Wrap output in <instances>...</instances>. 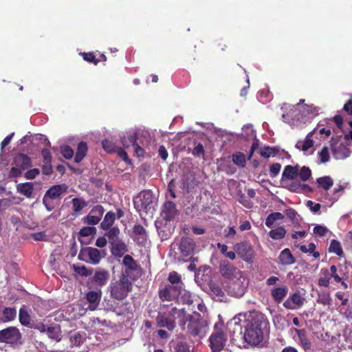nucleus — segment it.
Listing matches in <instances>:
<instances>
[{
	"instance_id": "f257e3e1",
	"label": "nucleus",
	"mask_w": 352,
	"mask_h": 352,
	"mask_svg": "<svg viewBox=\"0 0 352 352\" xmlns=\"http://www.w3.org/2000/svg\"><path fill=\"white\" fill-rule=\"evenodd\" d=\"M245 341L250 345L257 346L263 339L264 332L267 329V321L264 316L259 314H250L244 321Z\"/></svg>"
},
{
	"instance_id": "f03ea898",
	"label": "nucleus",
	"mask_w": 352,
	"mask_h": 352,
	"mask_svg": "<svg viewBox=\"0 0 352 352\" xmlns=\"http://www.w3.org/2000/svg\"><path fill=\"white\" fill-rule=\"evenodd\" d=\"M181 318L182 320L179 325L183 331L193 336L205 335L207 322L201 318L199 314L194 312L192 315H185L184 318Z\"/></svg>"
},
{
	"instance_id": "7ed1b4c3",
	"label": "nucleus",
	"mask_w": 352,
	"mask_h": 352,
	"mask_svg": "<svg viewBox=\"0 0 352 352\" xmlns=\"http://www.w3.org/2000/svg\"><path fill=\"white\" fill-rule=\"evenodd\" d=\"M133 204L140 215L152 214L155 210V198L151 191L144 190L133 198Z\"/></svg>"
},
{
	"instance_id": "20e7f679",
	"label": "nucleus",
	"mask_w": 352,
	"mask_h": 352,
	"mask_svg": "<svg viewBox=\"0 0 352 352\" xmlns=\"http://www.w3.org/2000/svg\"><path fill=\"white\" fill-rule=\"evenodd\" d=\"M132 289V283L127 275L122 274L120 279L111 281L109 286L111 296L118 300L125 298Z\"/></svg>"
},
{
	"instance_id": "39448f33",
	"label": "nucleus",
	"mask_w": 352,
	"mask_h": 352,
	"mask_svg": "<svg viewBox=\"0 0 352 352\" xmlns=\"http://www.w3.org/2000/svg\"><path fill=\"white\" fill-rule=\"evenodd\" d=\"M298 165L294 166L287 165L285 167L282 173L281 184L292 192H298L302 186H305V185H302L299 182L295 181L298 177Z\"/></svg>"
},
{
	"instance_id": "423d86ee",
	"label": "nucleus",
	"mask_w": 352,
	"mask_h": 352,
	"mask_svg": "<svg viewBox=\"0 0 352 352\" xmlns=\"http://www.w3.org/2000/svg\"><path fill=\"white\" fill-rule=\"evenodd\" d=\"M186 312L183 309H178L175 307L168 312H159L156 318L157 325L159 327H165L171 331L175 327V320L176 318H184Z\"/></svg>"
},
{
	"instance_id": "0eeeda50",
	"label": "nucleus",
	"mask_w": 352,
	"mask_h": 352,
	"mask_svg": "<svg viewBox=\"0 0 352 352\" xmlns=\"http://www.w3.org/2000/svg\"><path fill=\"white\" fill-rule=\"evenodd\" d=\"M348 135L331 140V149L333 157L337 160H344L350 155L351 151L348 148Z\"/></svg>"
},
{
	"instance_id": "6e6552de",
	"label": "nucleus",
	"mask_w": 352,
	"mask_h": 352,
	"mask_svg": "<svg viewBox=\"0 0 352 352\" xmlns=\"http://www.w3.org/2000/svg\"><path fill=\"white\" fill-rule=\"evenodd\" d=\"M223 324L221 323L216 324L214 331L210 337V346L212 352H220L224 347L227 338L226 335L221 331Z\"/></svg>"
},
{
	"instance_id": "1a4fd4ad",
	"label": "nucleus",
	"mask_w": 352,
	"mask_h": 352,
	"mask_svg": "<svg viewBox=\"0 0 352 352\" xmlns=\"http://www.w3.org/2000/svg\"><path fill=\"white\" fill-rule=\"evenodd\" d=\"M21 335L19 330L14 327H10L0 331V342L11 345L20 343Z\"/></svg>"
},
{
	"instance_id": "9d476101",
	"label": "nucleus",
	"mask_w": 352,
	"mask_h": 352,
	"mask_svg": "<svg viewBox=\"0 0 352 352\" xmlns=\"http://www.w3.org/2000/svg\"><path fill=\"white\" fill-rule=\"evenodd\" d=\"M248 285V279L245 276H241L236 278V280L230 283L227 290L228 294L231 296L236 298H241L244 295Z\"/></svg>"
},
{
	"instance_id": "9b49d317",
	"label": "nucleus",
	"mask_w": 352,
	"mask_h": 352,
	"mask_svg": "<svg viewBox=\"0 0 352 352\" xmlns=\"http://www.w3.org/2000/svg\"><path fill=\"white\" fill-rule=\"evenodd\" d=\"M103 256L104 254L100 250L91 247L84 249L78 254V257L80 259L92 265L98 264Z\"/></svg>"
},
{
	"instance_id": "f8f14e48",
	"label": "nucleus",
	"mask_w": 352,
	"mask_h": 352,
	"mask_svg": "<svg viewBox=\"0 0 352 352\" xmlns=\"http://www.w3.org/2000/svg\"><path fill=\"white\" fill-rule=\"evenodd\" d=\"M219 271L223 277L231 280L243 276L242 272L239 269L227 261H224L221 263Z\"/></svg>"
},
{
	"instance_id": "ddd939ff",
	"label": "nucleus",
	"mask_w": 352,
	"mask_h": 352,
	"mask_svg": "<svg viewBox=\"0 0 352 352\" xmlns=\"http://www.w3.org/2000/svg\"><path fill=\"white\" fill-rule=\"evenodd\" d=\"M305 302V298L299 292L290 295L284 302L283 306L288 309H298L302 307Z\"/></svg>"
},
{
	"instance_id": "4468645a",
	"label": "nucleus",
	"mask_w": 352,
	"mask_h": 352,
	"mask_svg": "<svg viewBox=\"0 0 352 352\" xmlns=\"http://www.w3.org/2000/svg\"><path fill=\"white\" fill-rule=\"evenodd\" d=\"M67 186L65 184H60L56 185L50 188L47 191L45 195L43 197V204L46 206L47 209L50 211L52 210L51 208H49L47 204V201L48 199H55L59 197L63 193L67 191Z\"/></svg>"
},
{
	"instance_id": "2eb2a0df",
	"label": "nucleus",
	"mask_w": 352,
	"mask_h": 352,
	"mask_svg": "<svg viewBox=\"0 0 352 352\" xmlns=\"http://www.w3.org/2000/svg\"><path fill=\"white\" fill-rule=\"evenodd\" d=\"M181 289L180 287H177L175 285H166L160 290V297L162 300L171 301L179 297Z\"/></svg>"
},
{
	"instance_id": "dca6fc26",
	"label": "nucleus",
	"mask_w": 352,
	"mask_h": 352,
	"mask_svg": "<svg viewBox=\"0 0 352 352\" xmlns=\"http://www.w3.org/2000/svg\"><path fill=\"white\" fill-rule=\"evenodd\" d=\"M104 208L100 205L94 206L89 214L84 218V222L89 225H96L99 223L104 213Z\"/></svg>"
},
{
	"instance_id": "f3484780",
	"label": "nucleus",
	"mask_w": 352,
	"mask_h": 352,
	"mask_svg": "<svg viewBox=\"0 0 352 352\" xmlns=\"http://www.w3.org/2000/svg\"><path fill=\"white\" fill-rule=\"evenodd\" d=\"M109 276L110 275L108 271L102 269H98L91 277L90 283L101 287L107 283Z\"/></svg>"
},
{
	"instance_id": "a211bd4d",
	"label": "nucleus",
	"mask_w": 352,
	"mask_h": 352,
	"mask_svg": "<svg viewBox=\"0 0 352 352\" xmlns=\"http://www.w3.org/2000/svg\"><path fill=\"white\" fill-rule=\"evenodd\" d=\"M290 331L296 333L298 338L295 340L305 351L311 349V342L308 338L307 331L305 329H298L294 328L292 329Z\"/></svg>"
},
{
	"instance_id": "6ab92c4d",
	"label": "nucleus",
	"mask_w": 352,
	"mask_h": 352,
	"mask_svg": "<svg viewBox=\"0 0 352 352\" xmlns=\"http://www.w3.org/2000/svg\"><path fill=\"white\" fill-rule=\"evenodd\" d=\"M122 143L125 148H129L130 146H131L133 147V151L135 152L136 155L138 157H142L144 155V151L141 146H140L135 142L134 133H129L126 137L124 136L122 138Z\"/></svg>"
},
{
	"instance_id": "aec40b11",
	"label": "nucleus",
	"mask_w": 352,
	"mask_h": 352,
	"mask_svg": "<svg viewBox=\"0 0 352 352\" xmlns=\"http://www.w3.org/2000/svg\"><path fill=\"white\" fill-rule=\"evenodd\" d=\"M235 252L245 261H250L253 257V251L250 245L247 243H237L234 246Z\"/></svg>"
},
{
	"instance_id": "412c9836",
	"label": "nucleus",
	"mask_w": 352,
	"mask_h": 352,
	"mask_svg": "<svg viewBox=\"0 0 352 352\" xmlns=\"http://www.w3.org/2000/svg\"><path fill=\"white\" fill-rule=\"evenodd\" d=\"M177 214L178 210L176 208L175 203L170 201H167L164 204L161 214L164 219L170 221L173 219Z\"/></svg>"
},
{
	"instance_id": "4be33fe9",
	"label": "nucleus",
	"mask_w": 352,
	"mask_h": 352,
	"mask_svg": "<svg viewBox=\"0 0 352 352\" xmlns=\"http://www.w3.org/2000/svg\"><path fill=\"white\" fill-rule=\"evenodd\" d=\"M102 296V292L100 289L97 291H90L87 293V300L90 303L87 309L94 311L96 309Z\"/></svg>"
},
{
	"instance_id": "5701e85b",
	"label": "nucleus",
	"mask_w": 352,
	"mask_h": 352,
	"mask_svg": "<svg viewBox=\"0 0 352 352\" xmlns=\"http://www.w3.org/2000/svg\"><path fill=\"white\" fill-rule=\"evenodd\" d=\"M195 248V243L192 239L184 238L182 239L179 249L183 256H188L193 253Z\"/></svg>"
},
{
	"instance_id": "b1692460",
	"label": "nucleus",
	"mask_w": 352,
	"mask_h": 352,
	"mask_svg": "<svg viewBox=\"0 0 352 352\" xmlns=\"http://www.w3.org/2000/svg\"><path fill=\"white\" fill-rule=\"evenodd\" d=\"M316 133V130L309 133L303 140H298L296 144V147L304 153L308 152L314 146L312 136Z\"/></svg>"
},
{
	"instance_id": "393cba45",
	"label": "nucleus",
	"mask_w": 352,
	"mask_h": 352,
	"mask_svg": "<svg viewBox=\"0 0 352 352\" xmlns=\"http://www.w3.org/2000/svg\"><path fill=\"white\" fill-rule=\"evenodd\" d=\"M242 135L247 140L253 139L254 142L252 146V150L253 151L256 147L258 146V140L256 139V132L253 129V126L250 124L245 125L242 129Z\"/></svg>"
},
{
	"instance_id": "a878e982",
	"label": "nucleus",
	"mask_w": 352,
	"mask_h": 352,
	"mask_svg": "<svg viewBox=\"0 0 352 352\" xmlns=\"http://www.w3.org/2000/svg\"><path fill=\"white\" fill-rule=\"evenodd\" d=\"M296 107H293L288 113L283 114L284 122L289 124L291 126H295L296 122L299 120L298 115L297 114Z\"/></svg>"
},
{
	"instance_id": "bb28decb",
	"label": "nucleus",
	"mask_w": 352,
	"mask_h": 352,
	"mask_svg": "<svg viewBox=\"0 0 352 352\" xmlns=\"http://www.w3.org/2000/svg\"><path fill=\"white\" fill-rule=\"evenodd\" d=\"M288 288L287 287H276L272 289L271 295L276 302H280L286 296Z\"/></svg>"
},
{
	"instance_id": "cd10ccee",
	"label": "nucleus",
	"mask_w": 352,
	"mask_h": 352,
	"mask_svg": "<svg viewBox=\"0 0 352 352\" xmlns=\"http://www.w3.org/2000/svg\"><path fill=\"white\" fill-rule=\"evenodd\" d=\"M279 261L285 265H292L295 263V258L288 248L284 249L278 256Z\"/></svg>"
},
{
	"instance_id": "c85d7f7f",
	"label": "nucleus",
	"mask_w": 352,
	"mask_h": 352,
	"mask_svg": "<svg viewBox=\"0 0 352 352\" xmlns=\"http://www.w3.org/2000/svg\"><path fill=\"white\" fill-rule=\"evenodd\" d=\"M14 162L16 166L20 167L22 170L31 166V160L30 157L23 154L18 155L14 159Z\"/></svg>"
},
{
	"instance_id": "c756f323",
	"label": "nucleus",
	"mask_w": 352,
	"mask_h": 352,
	"mask_svg": "<svg viewBox=\"0 0 352 352\" xmlns=\"http://www.w3.org/2000/svg\"><path fill=\"white\" fill-rule=\"evenodd\" d=\"M111 245V252L116 256H122L126 252L125 244L120 240L113 243Z\"/></svg>"
},
{
	"instance_id": "7c9ffc66",
	"label": "nucleus",
	"mask_w": 352,
	"mask_h": 352,
	"mask_svg": "<svg viewBox=\"0 0 352 352\" xmlns=\"http://www.w3.org/2000/svg\"><path fill=\"white\" fill-rule=\"evenodd\" d=\"M46 334L50 338L56 342H59L61 340L60 328L59 325L48 327Z\"/></svg>"
},
{
	"instance_id": "2f4dec72",
	"label": "nucleus",
	"mask_w": 352,
	"mask_h": 352,
	"mask_svg": "<svg viewBox=\"0 0 352 352\" xmlns=\"http://www.w3.org/2000/svg\"><path fill=\"white\" fill-rule=\"evenodd\" d=\"M87 152V145L84 142H80L78 144L77 151L76 153V155L74 157V160L76 163H78L82 161V160L85 157Z\"/></svg>"
},
{
	"instance_id": "473e14b6",
	"label": "nucleus",
	"mask_w": 352,
	"mask_h": 352,
	"mask_svg": "<svg viewBox=\"0 0 352 352\" xmlns=\"http://www.w3.org/2000/svg\"><path fill=\"white\" fill-rule=\"evenodd\" d=\"M19 318L21 324L28 326L30 324L31 318L27 307L23 306L19 313Z\"/></svg>"
},
{
	"instance_id": "72a5a7b5",
	"label": "nucleus",
	"mask_w": 352,
	"mask_h": 352,
	"mask_svg": "<svg viewBox=\"0 0 352 352\" xmlns=\"http://www.w3.org/2000/svg\"><path fill=\"white\" fill-rule=\"evenodd\" d=\"M320 278L318 279V285L321 287H328L331 280V274L329 273L328 269H321Z\"/></svg>"
},
{
	"instance_id": "f704fd0d",
	"label": "nucleus",
	"mask_w": 352,
	"mask_h": 352,
	"mask_svg": "<svg viewBox=\"0 0 352 352\" xmlns=\"http://www.w3.org/2000/svg\"><path fill=\"white\" fill-rule=\"evenodd\" d=\"M284 219V215L278 212H273L269 214L265 219V225L268 228H272L275 221Z\"/></svg>"
},
{
	"instance_id": "c9c22d12",
	"label": "nucleus",
	"mask_w": 352,
	"mask_h": 352,
	"mask_svg": "<svg viewBox=\"0 0 352 352\" xmlns=\"http://www.w3.org/2000/svg\"><path fill=\"white\" fill-rule=\"evenodd\" d=\"M17 190L25 197H30L32 194L33 186L29 182L19 184L17 186Z\"/></svg>"
},
{
	"instance_id": "e433bc0d",
	"label": "nucleus",
	"mask_w": 352,
	"mask_h": 352,
	"mask_svg": "<svg viewBox=\"0 0 352 352\" xmlns=\"http://www.w3.org/2000/svg\"><path fill=\"white\" fill-rule=\"evenodd\" d=\"M116 217L113 212H108L101 223V228L104 230L109 229L114 223Z\"/></svg>"
},
{
	"instance_id": "4c0bfd02",
	"label": "nucleus",
	"mask_w": 352,
	"mask_h": 352,
	"mask_svg": "<svg viewBox=\"0 0 352 352\" xmlns=\"http://www.w3.org/2000/svg\"><path fill=\"white\" fill-rule=\"evenodd\" d=\"M286 230L283 226L278 227L269 232L270 237L274 240H279L285 237Z\"/></svg>"
},
{
	"instance_id": "58836bf2",
	"label": "nucleus",
	"mask_w": 352,
	"mask_h": 352,
	"mask_svg": "<svg viewBox=\"0 0 352 352\" xmlns=\"http://www.w3.org/2000/svg\"><path fill=\"white\" fill-rule=\"evenodd\" d=\"M168 280L170 283V285H175L177 287H180V289L183 287L181 276L176 272H172L169 274Z\"/></svg>"
},
{
	"instance_id": "ea45409f",
	"label": "nucleus",
	"mask_w": 352,
	"mask_h": 352,
	"mask_svg": "<svg viewBox=\"0 0 352 352\" xmlns=\"http://www.w3.org/2000/svg\"><path fill=\"white\" fill-rule=\"evenodd\" d=\"M178 300L181 301L184 304L190 305L192 302V294L184 289L183 287H182L181 292H179V297H177Z\"/></svg>"
},
{
	"instance_id": "a19ab883",
	"label": "nucleus",
	"mask_w": 352,
	"mask_h": 352,
	"mask_svg": "<svg viewBox=\"0 0 352 352\" xmlns=\"http://www.w3.org/2000/svg\"><path fill=\"white\" fill-rule=\"evenodd\" d=\"M317 183L324 190H329L333 184V179L329 176H324L317 179Z\"/></svg>"
},
{
	"instance_id": "79ce46f5",
	"label": "nucleus",
	"mask_w": 352,
	"mask_h": 352,
	"mask_svg": "<svg viewBox=\"0 0 352 352\" xmlns=\"http://www.w3.org/2000/svg\"><path fill=\"white\" fill-rule=\"evenodd\" d=\"M316 248V245L313 243H309L308 245H300V247H299V248L302 252L313 254V256L315 258H318V257H319L320 254L318 252L315 251Z\"/></svg>"
},
{
	"instance_id": "37998d69",
	"label": "nucleus",
	"mask_w": 352,
	"mask_h": 352,
	"mask_svg": "<svg viewBox=\"0 0 352 352\" xmlns=\"http://www.w3.org/2000/svg\"><path fill=\"white\" fill-rule=\"evenodd\" d=\"M16 310L14 308L7 307L3 311L4 321H11L16 318Z\"/></svg>"
},
{
	"instance_id": "c03bdc74",
	"label": "nucleus",
	"mask_w": 352,
	"mask_h": 352,
	"mask_svg": "<svg viewBox=\"0 0 352 352\" xmlns=\"http://www.w3.org/2000/svg\"><path fill=\"white\" fill-rule=\"evenodd\" d=\"M119 234V229L113 228L106 234V236L108 238L109 242L111 244L120 240Z\"/></svg>"
},
{
	"instance_id": "a18cd8bd",
	"label": "nucleus",
	"mask_w": 352,
	"mask_h": 352,
	"mask_svg": "<svg viewBox=\"0 0 352 352\" xmlns=\"http://www.w3.org/2000/svg\"><path fill=\"white\" fill-rule=\"evenodd\" d=\"M233 162L241 167H244L245 165V156L242 153H236L232 155Z\"/></svg>"
},
{
	"instance_id": "49530a36",
	"label": "nucleus",
	"mask_w": 352,
	"mask_h": 352,
	"mask_svg": "<svg viewBox=\"0 0 352 352\" xmlns=\"http://www.w3.org/2000/svg\"><path fill=\"white\" fill-rule=\"evenodd\" d=\"M329 250L331 252L336 254L338 256H342L343 254L341 245L336 240L331 241L330 246L329 248Z\"/></svg>"
},
{
	"instance_id": "de8ad7c7",
	"label": "nucleus",
	"mask_w": 352,
	"mask_h": 352,
	"mask_svg": "<svg viewBox=\"0 0 352 352\" xmlns=\"http://www.w3.org/2000/svg\"><path fill=\"white\" fill-rule=\"evenodd\" d=\"M311 175V170L306 166H302V168L299 167V172L298 177H300V179L303 181H307Z\"/></svg>"
},
{
	"instance_id": "09e8293b",
	"label": "nucleus",
	"mask_w": 352,
	"mask_h": 352,
	"mask_svg": "<svg viewBox=\"0 0 352 352\" xmlns=\"http://www.w3.org/2000/svg\"><path fill=\"white\" fill-rule=\"evenodd\" d=\"M210 288L211 289L212 293L215 296L217 300H222V297L223 296V292L221 288L216 285L215 283H211L210 285Z\"/></svg>"
},
{
	"instance_id": "8fccbe9b",
	"label": "nucleus",
	"mask_w": 352,
	"mask_h": 352,
	"mask_svg": "<svg viewBox=\"0 0 352 352\" xmlns=\"http://www.w3.org/2000/svg\"><path fill=\"white\" fill-rule=\"evenodd\" d=\"M318 158L320 163H326L329 160L330 155L329 148L327 146L323 147L318 153Z\"/></svg>"
},
{
	"instance_id": "3c124183",
	"label": "nucleus",
	"mask_w": 352,
	"mask_h": 352,
	"mask_svg": "<svg viewBox=\"0 0 352 352\" xmlns=\"http://www.w3.org/2000/svg\"><path fill=\"white\" fill-rule=\"evenodd\" d=\"M240 316H241V315H240L239 316H237V317L236 316V317L233 318V319L230 322V323L228 324L230 327L232 326H233V332L234 333H235L236 331H238L240 333H241L242 325L240 324V322H241Z\"/></svg>"
},
{
	"instance_id": "603ef678",
	"label": "nucleus",
	"mask_w": 352,
	"mask_h": 352,
	"mask_svg": "<svg viewBox=\"0 0 352 352\" xmlns=\"http://www.w3.org/2000/svg\"><path fill=\"white\" fill-rule=\"evenodd\" d=\"M331 301L330 294L327 292H321L318 294V302L324 305H329Z\"/></svg>"
},
{
	"instance_id": "864d4df0",
	"label": "nucleus",
	"mask_w": 352,
	"mask_h": 352,
	"mask_svg": "<svg viewBox=\"0 0 352 352\" xmlns=\"http://www.w3.org/2000/svg\"><path fill=\"white\" fill-rule=\"evenodd\" d=\"M72 205H73V210L74 212L80 211L85 206H86V203L81 199L74 198L72 199Z\"/></svg>"
},
{
	"instance_id": "5fc2aeb1",
	"label": "nucleus",
	"mask_w": 352,
	"mask_h": 352,
	"mask_svg": "<svg viewBox=\"0 0 352 352\" xmlns=\"http://www.w3.org/2000/svg\"><path fill=\"white\" fill-rule=\"evenodd\" d=\"M123 264L130 270H133L136 267V263L131 256L126 255L122 260Z\"/></svg>"
},
{
	"instance_id": "6e6d98bb",
	"label": "nucleus",
	"mask_w": 352,
	"mask_h": 352,
	"mask_svg": "<svg viewBox=\"0 0 352 352\" xmlns=\"http://www.w3.org/2000/svg\"><path fill=\"white\" fill-rule=\"evenodd\" d=\"M102 147L107 152L111 153L115 152V151L116 150V147H118V146H116L111 141L105 140L102 142Z\"/></svg>"
},
{
	"instance_id": "4d7b16f0",
	"label": "nucleus",
	"mask_w": 352,
	"mask_h": 352,
	"mask_svg": "<svg viewBox=\"0 0 352 352\" xmlns=\"http://www.w3.org/2000/svg\"><path fill=\"white\" fill-rule=\"evenodd\" d=\"M96 228L94 227H85L80 230V235L82 236H92L96 233Z\"/></svg>"
},
{
	"instance_id": "13d9d810",
	"label": "nucleus",
	"mask_w": 352,
	"mask_h": 352,
	"mask_svg": "<svg viewBox=\"0 0 352 352\" xmlns=\"http://www.w3.org/2000/svg\"><path fill=\"white\" fill-rule=\"evenodd\" d=\"M61 153L66 159H71L74 155V151L69 146H63L61 147Z\"/></svg>"
},
{
	"instance_id": "bf43d9fd",
	"label": "nucleus",
	"mask_w": 352,
	"mask_h": 352,
	"mask_svg": "<svg viewBox=\"0 0 352 352\" xmlns=\"http://www.w3.org/2000/svg\"><path fill=\"white\" fill-rule=\"evenodd\" d=\"M328 232L329 230L327 227L320 225H318L314 228V234L320 236H325Z\"/></svg>"
},
{
	"instance_id": "052dcab7",
	"label": "nucleus",
	"mask_w": 352,
	"mask_h": 352,
	"mask_svg": "<svg viewBox=\"0 0 352 352\" xmlns=\"http://www.w3.org/2000/svg\"><path fill=\"white\" fill-rule=\"evenodd\" d=\"M173 352H190V346L184 343H178L173 349Z\"/></svg>"
},
{
	"instance_id": "680f3d73",
	"label": "nucleus",
	"mask_w": 352,
	"mask_h": 352,
	"mask_svg": "<svg viewBox=\"0 0 352 352\" xmlns=\"http://www.w3.org/2000/svg\"><path fill=\"white\" fill-rule=\"evenodd\" d=\"M281 165L278 163L273 164L270 168V175L271 177H276L280 172Z\"/></svg>"
},
{
	"instance_id": "e2e57ef3",
	"label": "nucleus",
	"mask_w": 352,
	"mask_h": 352,
	"mask_svg": "<svg viewBox=\"0 0 352 352\" xmlns=\"http://www.w3.org/2000/svg\"><path fill=\"white\" fill-rule=\"evenodd\" d=\"M285 213L286 216L290 219L294 223L298 221V214L297 212L292 208H288L285 210Z\"/></svg>"
},
{
	"instance_id": "0e129e2a",
	"label": "nucleus",
	"mask_w": 352,
	"mask_h": 352,
	"mask_svg": "<svg viewBox=\"0 0 352 352\" xmlns=\"http://www.w3.org/2000/svg\"><path fill=\"white\" fill-rule=\"evenodd\" d=\"M83 59L89 63H93L95 65L98 64V60L96 59V56L93 53H83L82 54Z\"/></svg>"
},
{
	"instance_id": "69168bd1",
	"label": "nucleus",
	"mask_w": 352,
	"mask_h": 352,
	"mask_svg": "<svg viewBox=\"0 0 352 352\" xmlns=\"http://www.w3.org/2000/svg\"><path fill=\"white\" fill-rule=\"evenodd\" d=\"M114 153H116L118 155L121 157L125 162H129L126 152L122 148L118 146Z\"/></svg>"
},
{
	"instance_id": "338daca9",
	"label": "nucleus",
	"mask_w": 352,
	"mask_h": 352,
	"mask_svg": "<svg viewBox=\"0 0 352 352\" xmlns=\"http://www.w3.org/2000/svg\"><path fill=\"white\" fill-rule=\"evenodd\" d=\"M192 154L195 156L199 157L204 154V146L201 144H198L192 150Z\"/></svg>"
},
{
	"instance_id": "774afa93",
	"label": "nucleus",
	"mask_w": 352,
	"mask_h": 352,
	"mask_svg": "<svg viewBox=\"0 0 352 352\" xmlns=\"http://www.w3.org/2000/svg\"><path fill=\"white\" fill-rule=\"evenodd\" d=\"M307 206L313 212H317L321 208L320 204H315L312 201H308L307 202Z\"/></svg>"
}]
</instances>
